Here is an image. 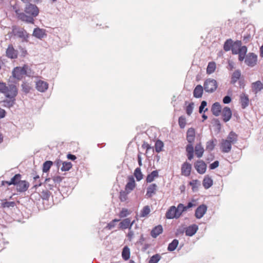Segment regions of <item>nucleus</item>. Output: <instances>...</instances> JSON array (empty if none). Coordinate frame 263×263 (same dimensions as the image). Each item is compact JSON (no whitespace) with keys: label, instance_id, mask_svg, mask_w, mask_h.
Listing matches in <instances>:
<instances>
[{"label":"nucleus","instance_id":"nucleus-1","mask_svg":"<svg viewBox=\"0 0 263 263\" xmlns=\"http://www.w3.org/2000/svg\"><path fill=\"white\" fill-rule=\"evenodd\" d=\"M25 13L21 12L18 9L15 11L18 20L27 23L33 24L34 17L38 15L39 9L34 4L28 3L26 5L24 9Z\"/></svg>","mask_w":263,"mask_h":263},{"label":"nucleus","instance_id":"nucleus-2","mask_svg":"<svg viewBox=\"0 0 263 263\" xmlns=\"http://www.w3.org/2000/svg\"><path fill=\"white\" fill-rule=\"evenodd\" d=\"M10 92L5 96L9 99L4 100L2 102L3 103V106L6 108H11L15 104L16 97L18 94V89L15 88L14 87L10 88Z\"/></svg>","mask_w":263,"mask_h":263},{"label":"nucleus","instance_id":"nucleus-3","mask_svg":"<svg viewBox=\"0 0 263 263\" xmlns=\"http://www.w3.org/2000/svg\"><path fill=\"white\" fill-rule=\"evenodd\" d=\"M10 36L12 35L16 36L18 38L22 39V42H28L29 34L27 33L26 30L23 28H20L17 26H12V31L8 33Z\"/></svg>","mask_w":263,"mask_h":263},{"label":"nucleus","instance_id":"nucleus-4","mask_svg":"<svg viewBox=\"0 0 263 263\" xmlns=\"http://www.w3.org/2000/svg\"><path fill=\"white\" fill-rule=\"evenodd\" d=\"M182 207L183 204L181 203L178 205L177 208L175 206H171L166 213V218L170 219L179 218L182 213V210H180V208Z\"/></svg>","mask_w":263,"mask_h":263},{"label":"nucleus","instance_id":"nucleus-5","mask_svg":"<svg viewBox=\"0 0 263 263\" xmlns=\"http://www.w3.org/2000/svg\"><path fill=\"white\" fill-rule=\"evenodd\" d=\"M28 68L29 67L27 65H24L23 67H16L12 70V76L14 78L20 80L23 78V76L27 74Z\"/></svg>","mask_w":263,"mask_h":263},{"label":"nucleus","instance_id":"nucleus-6","mask_svg":"<svg viewBox=\"0 0 263 263\" xmlns=\"http://www.w3.org/2000/svg\"><path fill=\"white\" fill-rule=\"evenodd\" d=\"M218 86L217 81L213 79H208L204 81L203 87L206 92H213Z\"/></svg>","mask_w":263,"mask_h":263},{"label":"nucleus","instance_id":"nucleus-7","mask_svg":"<svg viewBox=\"0 0 263 263\" xmlns=\"http://www.w3.org/2000/svg\"><path fill=\"white\" fill-rule=\"evenodd\" d=\"M257 62V55L253 52L248 53L245 60V63L250 67L255 66Z\"/></svg>","mask_w":263,"mask_h":263},{"label":"nucleus","instance_id":"nucleus-8","mask_svg":"<svg viewBox=\"0 0 263 263\" xmlns=\"http://www.w3.org/2000/svg\"><path fill=\"white\" fill-rule=\"evenodd\" d=\"M6 56L10 59H16L18 57V51L15 49L12 44H9L6 51Z\"/></svg>","mask_w":263,"mask_h":263},{"label":"nucleus","instance_id":"nucleus-9","mask_svg":"<svg viewBox=\"0 0 263 263\" xmlns=\"http://www.w3.org/2000/svg\"><path fill=\"white\" fill-rule=\"evenodd\" d=\"M186 156L189 160H191L194 157V153L197 155V145L194 148L192 144H188L186 146Z\"/></svg>","mask_w":263,"mask_h":263},{"label":"nucleus","instance_id":"nucleus-10","mask_svg":"<svg viewBox=\"0 0 263 263\" xmlns=\"http://www.w3.org/2000/svg\"><path fill=\"white\" fill-rule=\"evenodd\" d=\"M221 113L222 120L224 122H227L231 119L232 113L230 107L227 106L224 107L222 109Z\"/></svg>","mask_w":263,"mask_h":263},{"label":"nucleus","instance_id":"nucleus-11","mask_svg":"<svg viewBox=\"0 0 263 263\" xmlns=\"http://www.w3.org/2000/svg\"><path fill=\"white\" fill-rule=\"evenodd\" d=\"M239 101L242 109L246 108L249 105L250 100L248 95L242 93L239 96Z\"/></svg>","mask_w":263,"mask_h":263},{"label":"nucleus","instance_id":"nucleus-12","mask_svg":"<svg viewBox=\"0 0 263 263\" xmlns=\"http://www.w3.org/2000/svg\"><path fill=\"white\" fill-rule=\"evenodd\" d=\"M14 87L15 88H17L16 86L14 84H11L7 86L6 84L3 82H0V93L4 94L6 96L10 92V87Z\"/></svg>","mask_w":263,"mask_h":263},{"label":"nucleus","instance_id":"nucleus-13","mask_svg":"<svg viewBox=\"0 0 263 263\" xmlns=\"http://www.w3.org/2000/svg\"><path fill=\"white\" fill-rule=\"evenodd\" d=\"M221 105L219 102H215L211 107V111L213 115L216 117L219 116L222 111Z\"/></svg>","mask_w":263,"mask_h":263},{"label":"nucleus","instance_id":"nucleus-14","mask_svg":"<svg viewBox=\"0 0 263 263\" xmlns=\"http://www.w3.org/2000/svg\"><path fill=\"white\" fill-rule=\"evenodd\" d=\"M157 185L156 183L150 184L146 189V196L147 198H151L156 194L157 190Z\"/></svg>","mask_w":263,"mask_h":263},{"label":"nucleus","instance_id":"nucleus-15","mask_svg":"<svg viewBox=\"0 0 263 263\" xmlns=\"http://www.w3.org/2000/svg\"><path fill=\"white\" fill-rule=\"evenodd\" d=\"M191 164L187 162H185L181 166V174L183 176H189L191 174Z\"/></svg>","mask_w":263,"mask_h":263},{"label":"nucleus","instance_id":"nucleus-16","mask_svg":"<svg viewBox=\"0 0 263 263\" xmlns=\"http://www.w3.org/2000/svg\"><path fill=\"white\" fill-rule=\"evenodd\" d=\"M134 222L135 220H133L132 222H130L129 218L124 219L121 222H120L119 228L123 230L128 228L129 230H130L131 227L133 225Z\"/></svg>","mask_w":263,"mask_h":263},{"label":"nucleus","instance_id":"nucleus-17","mask_svg":"<svg viewBox=\"0 0 263 263\" xmlns=\"http://www.w3.org/2000/svg\"><path fill=\"white\" fill-rule=\"evenodd\" d=\"M252 91L254 94H257L263 89V84L259 80L253 82L251 84Z\"/></svg>","mask_w":263,"mask_h":263},{"label":"nucleus","instance_id":"nucleus-18","mask_svg":"<svg viewBox=\"0 0 263 263\" xmlns=\"http://www.w3.org/2000/svg\"><path fill=\"white\" fill-rule=\"evenodd\" d=\"M21 175L20 174H15L11 179L10 181H3V184L5 183L7 184L8 185H16L18 182H20L21 180Z\"/></svg>","mask_w":263,"mask_h":263},{"label":"nucleus","instance_id":"nucleus-19","mask_svg":"<svg viewBox=\"0 0 263 263\" xmlns=\"http://www.w3.org/2000/svg\"><path fill=\"white\" fill-rule=\"evenodd\" d=\"M32 35L37 39H42L46 36L47 34L45 29L36 28L33 30Z\"/></svg>","mask_w":263,"mask_h":263},{"label":"nucleus","instance_id":"nucleus-20","mask_svg":"<svg viewBox=\"0 0 263 263\" xmlns=\"http://www.w3.org/2000/svg\"><path fill=\"white\" fill-rule=\"evenodd\" d=\"M232 144L228 140H222L220 145V149L221 152L227 153L230 152Z\"/></svg>","mask_w":263,"mask_h":263},{"label":"nucleus","instance_id":"nucleus-21","mask_svg":"<svg viewBox=\"0 0 263 263\" xmlns=\"http://www.w3.org/2000/svg\"><path fill=\"white\" fill-rule=\"evenodd\" d=\"M29 186V183L25 180H21L16 185L17 191L19 192L26 191Z\"/></svg>","mask_w":263,"mask_h":263},{"label":"nucleus","instance_id":"nucleus-22","mask_svg":"<svg viewBox=\"0 0 263 263\" xmlns=\"http://www.w3.org/2000/svg\"><path fill=\"white\" fill-rule=\"evenodd\" d=\"M48 88V84L43 81L39 80L36 83V88L40 92H45Z\"/></svg>","mask_w":263,"mask_h":263},{"label":"nucleus","instance_id":"nucleus-23","mask_svg":"<svg viewBox=\"0 0 263 263\" xmlns=\"http://www.w3.org/2000/svg\"><path fill=\"white\" fill-rule=\"evenodd\" d=\"M195 138V132L193 128H190L186 132V140L189 144H192Z\"/></svg>","mask_w":263,"mask_h":263},{"label":"nucleus","instance_id":"nucleus-24","mask_svg":"<svg viewBox=\"0 0 263 263\" xmlns=\"http://www.w3.org/2000/svg\"><path fill=\"white\" fill-rule=\"evenodd\" d=\"M197 231V225L194 224L186 228L185 233L188 236H192Z\"/></svg>","mask_w":263,"mask_h":263},{"label":"nucleus","instance_id":"nucleus-25","mask_svg":"<svg viewBox=\"0 0 263 263\" xmlns=\"http://www.w3.org/2000/svg\"><path fill=\"white\" fill-rule=\"evenodd\" d=\"M241 78V71L239 69L235 70L232 73L230 83L235 84Z\"/></svg>","mask_w":263,"mask_h":263},{"label":"nucleus","instance_id":"nucleus-26","mask_svg":"<svg viewBox=\"0 0 263 263\" xmlns=\"http://www.w3.org/2000/svg\"><path fill=\"white\" fill-rule=\"evenodd\" d=\"M163 232V228L161 225H158L155 227L151 232V235L152 237L156 238L159 235Z\"/></svg>","mask_w":263,"mask_h":263},{"label":"nucleus","instance_id":"nucleus-27","mask_svg":"<svg viewBox=\"0 0 263 263\" xmlns=\"http://www.w3.org/2000/svg\"><path fill=\"white\" fill-rule=\"evenodd\" d=\"M213 184V179L208 175H205L202 181V185L204 189H208L212 186Z\"/></svg>","mask_w":263,"mask_h":263},{"label":"nucleus","instance_id":"nucleus-28","mask_svg":"<svg viewBox=\"0 0 263 263\" xmlns=\"http://www.w3.org/2000/svg\"><path fill=\"white\" fill-rule=\"evenodd\" d=\"M1 206L3 209H11L16 206V203L14 201H8L4 199L2 200Z\"/></svg>","mask_w":263,"mask_h":263},{"label":"nucleus","instance_id":"nucleus-29","mask_svg":"<svg viewBox=\"0 0 263 263\" xmlns=\"http://www.w3.org/2000/svg\"><path fill=\"white\" fill-rule=\"evenodd\" d=\"M135 187V182L133 177L129 178V181L125 185V190L128 192H130Z\"/></svg>","mask_w":263,"mask_h":263},{"label":"nucleus","instance_id":"nucleus-30","mask_svg":"<svg viewBox=\"0 0 263 263\" xmlns=\"http://www.w3.org/2000/svg\"><path fill=\"white\" fill-rule=\"evenodd\" d=\"M237 138L238 135L235 132L231 131L229 134V135L227 137V139H226V140H228L231 144H234L237 142Z\"/></svg>","mask_w":263,"mask_h":263},{"label":"nucleus","instance_id":"nucleus-31","mask_svg":"<svg viewBox=\"0 0 263 263\" xmlns=\"http://www.w3.org/2000/svg\"><path fill=\"white\" fill-rule=\"evenodd\" d=\"M158 171H153L147 176L146 181L147 183H151L154 180L155 178L158 177Z\"/></svg>","mask_w":263,"mask_h":263},{"label":"nucleus","instance_id":"nucleus-32","mask_svg":"<svg viewBox=\"0 0 263 263\" xmlns=\"http://www.w3.org/2000/svg\"><path fill=\"white\" fill-rule=\"evenodd\" d=\"M56 184L50 178H46L44 182V186L47 190H53L56 186Z\"/></svg>","mask_w":263,"mask_h":263},{"label":"nucleus","instance_id":"nucleus-33","mask_svg":"<svg viewBox=\"0 0 263 263\" xmlns=\"http://www.w3.org/2000/svg\"><path fill=\"white\" fill-rule=\"evenodd\" d=\"M234 42L231 39H227L223 45V49L225 51H229L233 46Z\"/></svg>","mask_w":263,"mask_h":263},{"label":"nucleus","instance_id":"nucleus-34","mask_svg":"<svg viewBox=\"0 0 263 263\" xmlns=\"http://www.w3.org/2000/svg\"><path fill=\"white\" fill-rule=\"evenodd\" d=\"M207 206L204 204L198 206V219L203 216L207 211Z\"/></svg>","mask_w":263,"mask_h":263},{"label":"nucleus","instance_id":"nucleus-35","mask_svg":"<svg viewBox=\"0 0 263 263\" xmlns=\"http://www.w3.org/2000/svg\"><path fill=\"white\" fill-rule=\"evenodd\" d=\"M179 244V241L177 239H174L173 240L168 244L167 247V250L170 252L174 251L177 248Z\"/></svg>","mask_w":263,"mask_h":263},{"label":"nucleus","instance_id":"nucleus-36","mask_svg":"<svg viewBox=\"0 0 263 263\" xmlns=\"http://www.w3.org/2000/svg\"><path fill=\"white\" fill-rule=\"evenodd\" d=\"M206 170V164L203 161H198V173L204 174Z\"/></svg>","mask_w":263,"mask_h":263},{"label":"nucleus","instance_id":"nucleus-37","mask_svg":"<svg viewBox=\"0 0 263 263\" xmlns=\"http://www.w3.org/2000/svg\"><path fill=\"white\" fill-rule=\"evenodd\" d=\"M122 257L125 260H128L130 257V250L128 247L125 246L123 248L122 252Z\"/></svg>","mask_w":263,"mask_h":263},{"label":"nucleus","instance_id":"nucleus-38","mask_svg":"<svg viewBox=\"0 0 263 263\" xmlns=\"http://www.w3.org/2000/svg\"><path fill=\"white\" fill-rule=\"evenodd\" d=\"M216 142H217V140L216 139H213L208 141L206 144V150H208L209 152L213 151L215 147V143Z\"/></svg>","mask_w":263,"mask_h":263},{"label":"nucleus","instance_id":"nucleus-39","mask_svg":"<svg viewBox=\"0 0 263 263\" xmlns=\"http://www.w3.org/2000/svg\"><path fill=\"white\" fill-rule=\"evenodd\" d=\"M216 69V63L214 62H210L209 63L206 68V73L211 74L214 72Z\"/></svg>","mask_w":263,"mask_h":263},{"label":"nucleus","instance_id":"nucleus-40","mask_svg":"<svg viewBox=\"0 0 263 263\" xmlns=\"http://www.w3.org/2000/svg\"><path fill=\"white\" fill-rule=\"evenodd\" d=\"M134 176L136 178L137 181H139L143 178V174L141 172V168L137 167L134 171Z\"/></svg>","mask_w":263,"mask_h":263},{"label":"nucleus","instance_id":"nucleus-41","mask_svg":"<svg viewBox=\"0 0 263 263\" xmlns=\"http://www.w3.org/2000/svg\"><path fill=\"white\" fill-rule=\"evenodd\" d=\"M53 162L51 161H46L43 163V172L44 173L48 172L51 166L52 165Z\"/></svg>","mask_w":263,"mask_h":263},{"label":"nucleus","instance_id":"nucleus-42","mask_svg":"<svg viewBox=\"0 0 263 263\" xmlns=\"http://www.w3.org/2000/svg\"><path fill=\"white\" fill-rule=\"evenodd\" d=\"M164 146L163 143L160 140L156 141L155 145V151L157 153H160L162 151V148Z\"/></svg>","mask_w":263,"mask_h":263},{"label":"nucleus","instance_id":"nucleus-43","mask_svg":"<svg viewBox=\"0 0 263 263\" xmlns=\"http://www.w3.org/2000/svg\"><path fill=\"white\" fill-rule=\"evenodd\" d=\"M72 166V165L70 162H63L62 163V166L61 168V170L62 172H65L69 171Z\"/></svg>","mask_w":263,"mask_h":263},{"label":"nucleus","instance_id":"nucleus-44","mask_svg":"<svg viewBox=\"0 0 263 263\" xmlns=\"http://www.w3.org/2000/svg\"><path fill=\"white\" fill-rule=\"evenodd\" d=\"M50 195V193L48 190H43L40 194V197L44 200H48Z\"/></svg>","mask_w":263,"mask_h":263},{"label":"nucleus","instance_id":"nucleus-45","mask_svg":"<svg viewBox=\"0 0 263 263\" xmlns=\"http://www.w3.org/2000/svg\"><path fill=\"white\" fill-rule=\"evenodd\" d=\"M207 105V102L205 101H202L201 103L200 106L199 107V112L202 114L203 112H205L208 110V108L206 107Z\"/></svg>","mask_w":263,"mask_h":263},{"label":"nucleus","instance_id":"nucleus-46","mask_svg":"<svg viewBox=\"0 0 263 263\" xmlns=\"http://www.w3.org/2000/svg\"><path fill=\"white\" fill-rule=\"evenodd\" d=\"M242 45V42L241 41L237 40L233 43V46L232 47L231 50H232V53L233 54V52L235 51H238L239 47Z\"/></svg>","mask_w":263,"mask_h":263},{"label":"nucleus","instance_id":"nucleus-47","mask_svg":"<svg viewBox=\"0 0 263 263\" xmlns=\"http://www.w3.org/2000/svg\"><path fill=\"white\" fill-rule=\"evenodd\" d=\"M161 258V256L159 254H155L150 258L148 263H158Z\"/></svg>","mask_w":263,"mask_h":263},{"label":"nucleus","instance_id":"nucleus-48","mask_svg":"<svg viewBox=\"0 0 263 263\" xmlns=\"http://www.w3.org/2000/svg\"><path fill=\"white\" fill-rule=\"evenodd\" d=\"M247 47L246 46H240L239 47L238 51H234L233 52V54H237L238 53L243 54L247 55Z\"/></svg>","mask_w":263,"mask_h":263},{"label":"nucleus","instance_id":"nucleus-49","mask_svg":"<svg viewBox=\"0 0 263 263\" xmlns=\"http://www.w3.org/2000/svg\"><path fill=\"white\" fill-rule=\"evenodd\" d=\"M129 192L125 191H122L120 192L119 198L121 201H125L127 199V195Z\"/></svg>","mask_w":263,"mask_h":263},{"label":"nucleus","instance_id":"nucleus-50","mask_svg":"<svg viewBox=\"0 0 263 263\" xmlns=\"http://www.w3.org/2000/svg\"><path fill=\"white\" fill-rule=\"evenodd\" d=\"M151 212L150 208L148 205L145 206L141 211L140 216L144 217L146 216Z\"/></svg>","mask_w":263,"mask_h":263},{"label":"nucleus","instance_id":"nucleus-51","mask_svg":"<svg viewBox=\"0 0 263 263\" xmlns=\"http://www.w3.org/2000/svg\"><path fill=\"white\" fill-rule=\"evenodd\" d=\"M178 124L181 128H184L186 125V118L184 116H180L178 119Z\"/></svg>","mask_w":263,"mask_h":263},{"label":"nucleus","instance_id":"nucleus-52","mask_svg":"<svg viewBox=\"0 0 263 263\" xmlns=\"http://www.w3.org/2000/svg\"><path fill=\"white\" fill-rule=\"evenodd\" d=\"M40 176L39 175H35L33 177L34 179V185L33 188L36 189L37 187L40 186L42 185V182L39 180Z\"/></svg>","mask_w":263,"mask_h":263},{"label":"nucleus","instance_id":"nucleus-53","mask_svg":"<svg viewBox=\"0 0 263 263\" xmlns=\"http://www.w3.org/2000/svg\"><path fill=\"white\" fill-rule=\"evenodd\" d=\"M22 87L23 91L25 93H28L31 89V87L29 86V84L26 82H23L22 83Z\"/></svg>","mask_w":263,"mask_h":263},{"label":"nucleus","instance_id":"nucleus-54","mask_svg":"<svg viewBox=\"0 0 263 263\" xmlns=\"http://www.w3.org/2000/svg\"><path fill=\"white\" fill-rule=\"evenodd\" d=\"M212 123L214 124L213 126L219 131L221 129V125L218 119L214 118Z\"/></svg>","mask_w":263,"mask_h":263},{"label":"nucleus","instance_id":"nucleus-55","mask_svg":"<svg viewBox=\"0 0 263 263\" xmlns=\"http://www.w3.org/2000/svg\"><path fill=\"white\" fill-rule=\"evenodd\" d=\"M63 178L64 177L60 176H54L51 179L54 183V184L57 185V184H59L61 182H62Z\"/></svg>","mask_w":263,"mask_h":263},{"label":"nucleus","instance_id":"nucleus-56","mask_svg":"<svg viewBox=\"0 0 263 263\" xmlns=\"http://www.w3.org/2000/svg\"><path fill=\"white\" fill-rule=\"evenodd\" d=\"M129 214V213L128 212V210L127 209L123 208L119 213V215L120 218H124L126 217Z\"/></svg>","mask_w":263,"mask_h":263},{"label":"nucleus","instance_id":"nucleus-57","mask_svg":"<svg viewBox=\"0 0 263 263\" xmlns=\"http://www.w3.org/2000/svg\"><path fill=\"white\" fill-rule=\"evenodd\" d=\"M119 221L120 219H114V220H112L109 223H108L106 228L109 230H111V229L115 227L116 222H118Z\"/></svg>","mask_w":263,"mask_h":263},{"label":"nucleus","instance_id":"nucleus-58","mask_svg":"<svg viewBox=\"0 0 263 263\" xmlns=\"http://www.w3.org/2000/svg\"><path fill=\"white\" fill-rule=\"evenodd\" d=\"M189 185L191 186L193 191L197 190V180H193L189 182Z\"/></svg>","mask_w":263,"mask_h":263},{"label":"nucleus","instance_id":"nucleus-59","mask_svg":"<svg viewBox=\"0 0 263 263\" xmlns=\"http://www.w3.org/2000/svg\"><path fill=\"white\" fill-rule=\"evenodd\" d=\"M194 103H191L187 106L186 108V112L188 115H191L193 110Z\"/></svg>","mask_w":263,"mask_h":263},{"label":"nucleus","instance_id":"nucleus-60","mask_svg":"<svg viewBox=\"0 0 263 263\" xmlns=\"http://www.w3.org/2000/svg\"><path fill=\"white\" fill-rule=\"evenodd\" d=\"M219 164V161L218 160H216L210 164L209 168L210 170H214L218 167Z\"/></svg>","mask_w":263,"mask_h":263},{"label":"nucleus","instance_id":"nucleus-61","mask_svg":"<svg viewBox=\"0 0 263 263\" xmlns=\"http://www.w3.org/2000/svg\"><path fill=\"white\" fill-rule=\"evenodd\" d=\"M18 49L21 52V56L22 57H25L27 54V51L26 49L25 48H24L22 47L21 46H20L18 47Z\"/></svg>","mask_w":263,"mask_h":263},{"label":"nucleus","instance_id":"nucleus-62","mask_svg":"<svg viewBox=\"0 0 263 263\" xmlns=\"http://www.w3.org/2000/svg\"><path fill=\"white\" fill-rule=\"evenodd\" d=\"M203 152V148L201 146L200 143H198V158L202 156Z\"/></svg>","mask_w":263,"mask_h":263},{"label":"nucleus","instance_id":"nucleus-63","mask_svg":"<svg viewBox=\"0 0 263 263\" xmlns=\"http://www.w3.org/2000/svg\"><path fill=\"white\" fill-rule=\"evenodd\" d=\"M232 101L231 97L229 96H226L223 98L222 101L224 104H229Z\"/></svg>","mask_w":263,"mask_h":263},{"label":"nucleus","instance_id":"nucleus-64","mask_svg":"<svg viewBox=\"0 0 263 263\" xmlns=\"http://www.w3.org/2000/svg\"><path fill=\"white\" fill-rule=\"evenodd\" d=\"M194 205H195V204H193L192 202H189L187 205L186 206H184L183 205V207L181 208H182V211L183 212L184 211H185L187 209L190 208H192V206H193Z\"/></svg>","mask_w":263,"mask_h":263}]
</instances>
